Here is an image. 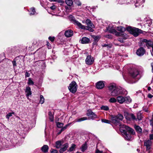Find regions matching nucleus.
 Segmentation results:
<instances>
[{"instance_id": "nucleus-1", "label": "nucleus", "mask_w": 153, "mask_h": 153, "mask_svg": "<svg viewBox=\"0 0 153 153\" xmlns=\"http://www.w3.org/2000/svg\"><path fill=\"white\" fill-rule=\"evenodd\" d=\"M121 131L123 132L124 137L126 139L129 140L131 138V134H134L135 132L134 130L125 125H123L120 128Z\"/></svg>"}, {"instance_id": "nucleus-2", "label": "nucleus", "mask_w": 153, "mask_h": 153, "mask_svg": "<svg viewBox=\"0 0 153 153\" xmlns=\"http://www.w3.org/2000/svg\"><path fill=\"white\" fill-rule=\"evenodd\" d=\"M70 18L71 20L73 22V23L75 25H77L79 28L82 29H86L90 32H92L94 31V30L92 28L94 27H92L90 26H86L82 25L80 22L76 20L75 18L72 16H71Z\"/></svg>"}, {"instance_id": "nucleus-3", "label": "nucleus", "mask_w": 153, "mask_h": 153, "mask_svg": "<svg viewBox=\"0 0 153 153\" xmlns=\"http://www.w3.org/2000/svg\"><path fill=\"white\" fill-rule=\"evenodd\" d=\"M123 117L121 114H118L116 115H111V122L116 126H121L120 121L123 119Z\"/></svg>"}, {"instance_id": "nucleus-4", "label": "nucleus", "mask_w": 153, "mask_h": 153, "mask_svg": "<svg viewBox=\"0 0 153 153\" xmlns=\"http://www.w3.org/2000/svg\"><path fill=\"white\" fill-rule=\"evenodd\" d=\"M126 30L135 36H137L140 33H142L143 31L138 28L131 26L127 27Z\"/></svg>"}, {"instance_id": "nucleus-5", "label": "nucleus", "mask_w": 153, "mask_h": 153, "mask_svg": "<svg viewBox=\"0 0 153 153\" xmlns=\"http://www.w3.org/2000/svg\"><path fill=\"white\" fill-rule=\"evenodd\" d=\"M77 85L75 82L73 81L70 84L68 87L70 91L72 93H75L77 91Z\"/></svg>"}, {"instance_id": "nucleus-6", "label": "nucleus", "mask_w": 153, "mask_h": 153, "mask_svg": "<svg viewBox=\"0 0 153 153\" xmlns=\"http://www.w3.org/2000/svg\"><path fill=\"white\" fill-rule=\"evenodd\" d=\"M122 89L120 87H117L114 90L112 91L111 93V96L113 97H115L121 94Z\"/></svg>"}, {"instance_id": "nucleus-7", "label": "nucleus", "mask_w": 153, "mask_h": 153, "mask_svg": "<svg viewBox=\"0 0 153 153\" xmlns=\"http://www.w3.org/2000/svg\"><path fill=\"white\" fill-rule=\"evenodd\" d=\"M106 30L109 32L114 34L116 36H120L122 34L121 33L117 32L113 27H111L110 26H109L108 27L106 28Z\"/></svg>"}, {"instance_id": "nucleus-8", "label": "nucleus", "mask_w": 153, "mask_h": 153, "mask_svg": "<svg viewBox=\"0 0 153 153\" xmlns=\"http://www.w3.org/2000/svg\"><path fill=\"white\" fill-rule=\"evenodd\" d=\"M124 116L127 120L130 121L131 120H135L136 119L135 116L132 113H129L127 112H124Z\"/></svg>"}, {"instance_id": "nucleus-9", "label": "nucleus", "mask_w": 153, "mask_h": 153, "mask_svg": "<svg viewBox=\"0 0 153 153\" xmlns=\"http://www.w3.org/2000/svg\"><path fill=\"white\" fill-rule=\"evenodd\" d=\"M142 43L145 45L148 48L152 47L153 45V42L150 40H148L146 39H143L142 40Z\"/></svg>"}, {"instance_id": "nucleus-10", "label": "nucleus", "mask_w": 153, "mask_h": 153, "mask_svg": "<svg viewBox=\"0 0 153 153\" xmlns=\"http://www.w3.org/2000/svg\"><path fill=\"white\" fill-rule=\"evenodd\" d=\"M87 115L89 117V119L93 120L97 118V116L91 110H88L87 113Z\"/></svg>"}, {"instance_id": "nucleus-11", "label": "nucleus", "mask_w": 153, "mask_h": 153, "mask_svg": "<svg viewBox=\"0 0 153 153\" xmlns=\"http://www.w3.org/2000/svg\"><path fill=\"white\" fill-rule=\"evenodd\" d=\"M94 61V58L90 55H88L85 59L86 64L88 65H92Z\"/></svg>"}, {"instance_id": "nucleus-12", "label": "nucleus", "mask_w": 153, "mask_h": 153, "mask_svg": "<svg viewBox=\"0 0 153 153\" xmlns=\"http://www.w3.org/2000/svg\"><path fill=\"white\" fill-rule=\"evenodd\" d=\"M104 81H100L96 83V87L98 89H102L105 86Z\"/></svg>"}, {"instance_id": "nucleus-13", "label": "nucleus", "mask_w": 153, "mask_h": 153, "mask_svg": "<svg viewBox=\"0 0 153 153\" xmlns=\"http://www.w3.org/2000/svg\"><path fill=\"white\" fill-rule=\"evenodd\" d=\"M145 52V50L143 48L141 47L137 50L136 53L138 56H141L143 55Z\"/></svg>"}, {"instance_id": "nucleus-14", "label": "nucleus", "mask_w": 153, "mask_h": 153, "mask_svg": "<svg viewBox=\"0 0 153 153\" xmlns=\"http://www.w3.org/2000/svg\"><path fill=\"white\" fill-rule=\"evenodd\" d=\"M151 144L152 141L150 140H145L144 142V145L146 147L147 150L150 149Z\"/></svg>"}, {"instance_id": "nucleus-15", "label": "nucleus", "mask_w": 153, "mask_h": 153, "mask_svg": "<svg viewBox=\"0 0 153 153\" xmlns=\"http://www.w3.org/2000/svg\"><path fill=\"white\" fill-rule=\"evenodd\" d=\"M131 75L133 78L136 77L139 74V72L137 69L133 70L130 73Z\"/></svg>"}, {"instance_id": "nucleus-16", "label": "nucleus", "mask_w": 153, "mask_h": 153, "mask_svg": "<svg viewBox=\"0 0 153 153\" xmlns=\"http://www.w3.org/2000/svg\"><path fill=\"white\" fill-rule=\"evenodd\" d=\"M117 99V102L120 104H123L125 102L124 97L122 96H118Z\"/></svg>"}, {"instance_id": "nucleus-17", "label": "nucleus", "mask_w": 153, "mask_h": 153, "mask_svg": "<svg viewBox=\"0 0 153 153\" xmlns=\"http://www.w3.org/2000/svg\"><path fill=\"white\" fill-rule=\"evenodd\" d=\"M73 34V31L71 30H66L65 33V36L68 37H69L72 36Z\"/></svg>"}, {"instance_id": "nucleus-18", "label": "nucleus", "mask_w": 153, "mask_h": 153, "mask_svg": "<svg viewBox=\"0 0 153 153\" xmlns=\"http://www.w3.org/2000/svg\"><path fill=\"white\" fill-rule=\"evenodd\" d=\"M68 146V144L67 143H66L63 145L62 147L59 150V152L60 153H62L65 151Z\"/></svg>"}, {"instance_id": "nucleus-19", "label": "nucleus", "mask_w": 153, "mask_h": 153, "mask_svg": "<svg viewBox=\"0 0 153 153\" xmlns=\"http://www.w3.org/2000/svg\"><path fill=\"white\" fill-rule=\"evenodd\" d=\"M90 41V39L85 37H82L81 40V43L83 44L88 43Z\"/></svg>"}, {"instance_id": "nucleus-20", "label": "nucleus", "mask_w": 153, "mask_h": 153, "mask_svg": "<svg viewBox=\"0 0 153 153\" xmlns=\"http://www.w3.org/2000/svg\"><path fill=\"white\" fill-rule=\"evenodd\" d=\"M108 88L109 90L111 91H112L114 90L117 87L116 86L115 84H111L108 86Z\"/></svg>"}, {"instance_id": "nucleus-21", "label": "nucleus", "mask_w": 153, "mask_h": 153, "mask_svg": "<svg viewBox=\"0 0 153 153\" xmlns=\"http://www.w3.org/2000/svg\"><path fill=\"white\" fill-rule=\"evenodd\" d=\"M25 92L26 93V95L27 97H28L29 96L31 95V89L30 87H26Z\"/></svg>"}, {"instance_id": "nucleus-22", "label": "nucleus", "mask_w": 153, "mask_h": 153, "mask_svg": "<svg viewBox=\"0 0 153 153\" xmlns=\"http://www.w3.org/2000/svg\"><path fill=\"white\" fill-rule=\"evenodd\" d=\"M49 149V147L47 145H44L41 148V150L42 152L45 153H46L48 152Z\"/></svg>"}, {"instance_id": "nucleus-23", "label": "nucleus", "mask_w": 153, "mask_h": 153, "mask_svg": "<svg viewBox=\"0 0 153 153\" xmlns=\"http://www.w3.org/2000/svg\"><path fill=\"white\" fill-rule=\"evenodd\" d=\"M63 143V142L62 141H58L56 142V147L57 149L60 148L62 144Z\"/></svg>"}, {"instance_id": "nucleus-24", "label": "nucleus", "mask_w": 153, "mask_h": 153, "mask_svg": "<svg viewBox=\"0 0 153 153\" xmlns=\"http://www.w3.org/2000/svg\"><path fill=\"white\" fill-rule=\"evenodd\" d=\"M85 22L88 26H90L92 27H94V25L91 22V21L89 19L86 20Z\"/></svg>"}, {"instance_id": "nucleus-25", "label": "nucleus", "mask_w": 153, "mask_h": 153, "mask_svg": "<svg viewBox=\"0 0 153 153\" xmlns=\"http://www.w3.org/2000/svg\"><path fill=\"white\" fill-rule=\"evenodd\" d=\"M134 128L136 131L138 133H141L142 132V129L140 126H135Z\"/></svg>"}, {"instance_id": "nucleus-26", "label": "nucleus", "mask_w": 153, "mask_h": 153, "mask_svg": "<svg viewBox=\"0 0 153 153\" xmlns=\"http://www.w3.org/2000/svg\"><path fill=\"white\" fill-rule=\"evenodd\" d=\"M87 148V144L86 142L83 144L81 147L80 149L82 152H84Z\"/></svg>"}, {"instance_id": "nucleus-27", "label": "nucleus", "mask_w": 153, "mask_h": 153, "mask_svg": "<svg viewBox=\"0 0 153 153\" xmlns=\"http://www.w3.org/2000/svg\"><path fill=\"white\" fill-rule=\"evenodd\" d=\"M30 16L36 14L35 11V9L34 7H32L30 9Z\"/></svg>"}, {"instance_id": "nucleus-28", "label": "nucleus", "mask_w": 153, "mask_h": 153, "mask_svg": "<svg viewBox=\"0 0 153 153\" xmlns=\"http://www.w3.org/2000/svg\"><path fill=\"white\" fill-rule=\"evenodd\" d=\"M125 102L127 103H129L131 101V99L129 96H126L124 97Z\"/></svg>"}, {"instance_id": "nucleus-29", "label": "nucleus", "mask_w": 153, "mask_h": 153, "mask_svg": "<svg viewBox=\"0 0 153 153\" xmlns=\"http://www.w3.org/2000/svg\"><path fill=\"white\" fill-rule=\"evenodd\" d=\"M87 120V117H83L79 119H77L75 120L74 121L76 122H79Z\"/></svg>"}, {"instance_id": "nucleus-30", "label": "nucleus", "mask_w": 153, "mask_h": 153, "mask_svg": "<svg viewBox=\"0 0 153 153\" xmlns=\"http://www.w3.org/2000/svg\"><path fill=\"white\" fill-rule=\"evenodd\" d=\"M48 115L49 119L51 121L53 122V116L52 112L51 111H49L48 113Z\"/></svg>"}, {"instance_id": "nucleus-31", "label": "nucleus", "mask_w": 153, "mask_h": 153, "mask_svg": "<svg viewBox=\"0 0 153 153\" xmlns=\"http://www.w3.org/2000/svg\"><path fill=\"white\" fill-rule=\"evenodd\" d=\"M116 28L118 30L120 31L121 32H123L125 30V28L122 26L117 27Z\"/></svg>"}, {"instance_id": "nucleus-32", "label": "nucleus", "mask_w": 153, "mask_h": 153, "mask_svg": "<svg viewBox=\"0 0 153 153\" xmlns=\"http://www.w3.org/2000/svg\"><path fill=\"white\" fill-rule=\"evenodd\" d=\"M73 0H66V4L69 6H71L73 4Z\"/></svg>"}, {"instance_id": "nucleus-33", "label": "nucleus", "mask_w": 153, "mask_h": 153, "mask_svg": "<svg viewBox=\"0 0 153 153\" xmlns=\"http://www.w3.org/2000/svg\"><path fill=\"white\" fill-rule=\"evenodd\" d=\"M76 147V145L75 144H72L71 146L68 150L69 151L71 152L73 151L75 148Z\"/></svg>"}, {"instance_id": "nucleus-34", "label": "nucleus", "mask_w": 153, "mask_h": 153, "mask_svg": "<svg viewBox=\"0 0 153 153\" xmlns=\"http://www.w3.org/2000/svg\"><path fill=\"white\" fill-rule=\"evenodd\" d=\"M70 124H71V123H69V124H67L64 127H62L61 128L59 133H60L62 131H64L65 129H66L67 128V127L68 126L70 125Z\"/></svg>"}, {"instance_id": "nucleus-35", "label": "nucleus", "mask_w": 153, "mask_h": 153, "mask_svg": "<svg viewBox=\"0 0 153 153\" xmlns=\"http://www.w3.org/2000/svg\"><path fill=\"white\" fill-rule=\"evenodd\" d=\"M142 114L140 112L137 113V119L138 120H140L142 119Z\"/></svg>"}, {"instance_id": "nucleus-36", "label": "nucleus", "mask_w": 153, "mask_h": 153, "mask_svg": "<svg viewBox=\"0 0 153 153\" xmlns=\"http://www.w3.org/2000/svg\"><path fill=\"white\" fill-rule=\"evenodd\" d=\"M34 82L31 78H29L28 79L27 84L29 85H32L34 84Z\"/></svg>"}, {"instance_id": "nucleus-37", "label": "nucleus", "mask_w": 153, "mask_h": 153, "mask_svg": "<svg viewBox=\"0 0 153 153\" xmlns=\"http://www.w3.org/2000/svg\"><path fill=\"white\" fill-rule=\"evenodd\" d=\"M100 108L101 110L105 111H108L109 110V108L107 106L102 105L100 107Z\"/></svg>"}, {"instance_id": "nucleus-38", "label": "nucleus", "mask_w": 153, "mask_h": 153, "mask_svg": "<svg viewBox=\"0 0 153 153\" xmlns=\"http://www.w3.org/2000/svg\"><path fill=\"white\" fill-rule=\"evenodd\" d=\"M14 114L15 113L14 112L9 113L6 115V118L8 120L9 119L10 117L12 116V114Z\"/></svg>"}, {"instance_id": "nucleus-39", "label": "nucleus", "mask_w": 153, "mask_h": 153, "mask_svg": "<svg viewBox=\"0 0 153 153\" xmlns=\"http://www.w3.org/2000/svg\"><path fill=\"white\" fill-rule=\"evenodd\" d=\"M49 1L51 2H57L59 3H61V4H63L64 3V1L62 0H49Z\"/></svg>"}, {"instance_id": "nucleus-40", "label": "nucleus", "mask_w": 153, "mask_h": 153, "mask_svg": "<svg viewBox=\"0 0 153 153\" xmlns=\"http://www.w3.org/2000/svg\"><path fill=\"white\" fill-rule=\"evenodd\" d=\"M109 101L110 102L115 103L117 102V99L114 98H111L109 99Z\"/></svg>"}, {"instance_id": "nucleus-41", "label": "nucleus", "mask_w": 153, "mask_h": 153, "mask_svg": "<svg viewBox=\"0 0 153 153\" xmlns=\"http://www.w3.org/2000/svg\"><path fill=\"white\" fill-rule=\"evenodd\" d=\"M146 23L149 25H151L152 23V20L150 18L147 19L146 20Z\"/></svg>"}, {"instance_id": "nucleus-42", "label": "nucleus", "mask_w": 153, "mask_h": 153, "mask_svg": "<svg viewBox=\"0 0 153 153\" xmlns=\"http://www.w3.org/2000/svg\"><path fill=\"white\" fill-rule=\"evenodd\" d=\"M64 124L60 122H57L56 123V125L57 127L59 128H62Z\"/></svg>"}, {"instance_id": "nucleus-43", "label": "nucleus", "mask_w": 153, "mask_h": 153, "mask_svg": "<svg viewBox=\"0 0 153 153\" xmlns=\"http://www.w3.org/2000/svg\"><path fill=\"white\" fill-rule=\"evenodd\" d=\"M44 98L43 97V96L42 95H41L40 96V102L41 104H43L44 101Z\"/></svg>"}, {"instance_id": "nucleus-44", "label": "nucleus", "mask_w": 153, "mask_h": 153, "mask_svg": "<svg viewBox=\"0 0 153 153\" xmlns=\"http://www.w3.org/2000/svg\"><path fill=\"white\" fill-rule=\"evenodd\" d=\"M102 122L107 123H110L111 122V120H109L106 119H103L102 120Z\"/></svg>"}, {"instance_id": "nucleus-45", "label": "nucleus", "mask_w": 153, "mask_h": 153, "mask_svg": "<svg viewBox=\"0 0 153 153\" xmlns=\"http://www.w3.org/2000/svg\"><path fill=\"white\" fill-rule=\"evenodd\" d=\"M102 46L103 47H107L108 49H109L111 47V45L104 44L103 45H102Z\"/></svg>"}, {"instance_id": "nucleus-46", "label": "nucleus", "mask_w": 153, "mask_h": 153, "mask_svg": "<svg viewBox=\"0 0 153 153\" xmlns=\"http://www.w3.org/2000/svg\"><path fill=\"white\" fill-rule=\"evenodd\" d=\"M75 3L78 6H80L81 5V2L79 0L76 1Z\"/></svg>"}, {"instance_id": "nucleus-47", "label": "nucleus", "mask_w": 153, "mask_h": 153, "mask_svg": "<svg viewBox=\"0 0 153 153\" xmlns=\"http://www.w3.org/2000/svg\"><path fill=\"white\" fill-rule=\"evenodd\" d=\"M105 37L109 39H111L112 38V36L111 35H105Z\"/></svg>"}, {"instance_id": "nucleus-48", "label": "nucleus", "mask_w": 153, "mask_h": 153, "mask_svg": "<svg viewBox=\"0 0 153 153\" xmlns=\"http://www.w3.org/2000/svg\"><path fill=\"white\" fill-rule=\"evenodd\" d=\"M48 39L50 40L51 42H53L54 41L55 39V37H51L49 36L48 38Z\"/></svg>"}, {"instance_id": "nucleus-49", "label": "nucleus", "mask_w": 153, "mask_h": 153, "mask_svg": "<svg viewBox=\"0 0 153 153\" xmlns=\"http://www.w3.org/2000/svg\"><path fill=\"white\" fill-rule=\"evenodd\" d=\"M94 39V40L95 41H97L99 39V37L98 36H95Z\"/></svg>"}, {"instance_id": "nucleus-50", "label": "nucleus", "mask_w": 153, "mask_h": 153, "mask_svg": "<svg viewBox=\"0 0 153 153\" xmlns=\"http://www.w3.org/2000/svg\"><path fill=\"white\" fill-rule=\"evenodd\" d=\"M12 63L14 68L16 66V63L15 61H13L12 62Z\"/></svg>"}, {"instance_id": "nucleus-51", "label": "nucleus", "mask_w": 153, "mask_h": 153, "mask_svg": "<svg viewBox=\"0 0 153 153\" xmlns=\"http://www.w3.org/2000/svg\"><path fill=\"white\" fill-rule=\"evenodd\" d=\"M143 109L146 112H148V108L146 107H143Z\"/></svg>"}, {"instance_id": "nucleus-52", "label": "nucleus", "mask_w": 153, "mask_h": 153, "mask_svg": "<svg viewBox=\"0 0 153 153\" xmlns=\"http://www.w3.org/2000/svg\"><path fill=\"white\" fill-rule=\"evenodd\" d=\"M30 76L29 73L26 72L25 73V77H29Z\"/></svg>"}, {"instance_id": "nucleus-53", "label": "nucleus", "mask_w": 153, "mask_h": 153, "mask_svg": "<svg viewBox=\"0 0 153 153\" xmlns=\"http://www.w3.org/2000/svg\"><path fill=\"white\" fill-rule=\"evenodd\" d=\"M151 125L152 126V128L151 131L152 133H153V119L151 121Z\"/></svg>"}, {"instance_id": "nucleus-54", "label": "nucleus", "mask_w": 153, "mask_h": 153, "mask_svg": "<svg viewBox=\"0 0 153 153\" xmlns=\"http://www.w3.org/2000/svg\"><path fill=\"white\" fill-rule=\"evenodd\" d=\"M150 140H153V134H151L149 136Z\"/></svg>"}, {"instance_id": "nucleus-55", "label": "nucleus", "mask_w": 153, "mask_h": 153, "mask_svg": "<svg viewBox=\"0 0 153 153\" xmlns=\"http://www.w3.org/2000/svg\"><path fill=\"white\" fill-rule=\"evenodd\" d=\"M56 6L54 5L51 6L50 7V8L52 10H55L56 9Z\"/></svg>"}, {"instance_id": "nucleus-56", "label": "nucleus", "mask_w": 153, "mask_h": 153, "mask_svg": "<svg viewBox=\"0 0 153 153\" xmlns=\"http://www.w3.org/2000/svg\"><path fill=\"white\" fill-rule=\"evenodd\" d=\"M51 153H57V151L56 150H53Z\"/></svg>"}, {"instance_id": "nucleus-57", "label": "nucleus", "mask_w": 153, "mask_h": 153, "mask_svg": "<svg viewBox=\"0 0 153 153\" xmlns=\"http://www.w3.org/2000/svg\"><path fill=\"white\" fill-rule=\"evenodd\" d=\"M96 153H103L102 151H100L98 149H97L96 152Z\"/></svg>"}, {"instance_id": "nucleus-58", "label": "nucleus", "mask_w": 153, "mask_h": 153, "mask_svg": "<svg viewBox=\"0 0 153 153\" xmlns=\"http://www.w3.org/2000/svg\"><path fill=\"white\" fill-rule=\"evenodd\" d=\"M148 97L149 98H151L153 97V95H152L151 94H149Z\"/></svg>"}, {"instance_id": "nucleus-59", "label": "nucleus", "mask_w": 153, "mask_h": 153, "mask_svg": "<svg viewBox=\"0 0 153 153\" xmlns=\"http://www.w3.org/2000/svg\"><path fill=\"white\" fill-rule=\"evenodd\" d=\"M139 3H140L139 2V1H137L136 3H135V5H135L136 7H138V5H137L136 4H138Z\"/></svg>"}, {"instance_id": "nucleus-60", "label": "nucleus", "mask_w": 153, "mask_h": 153, "mask_svg": "<svg viewBox=\"0 0 153 153\" xmlns=\"http://www.w3.org/2000/svg\"><path fill=\"white\" fill-rule=\"evenodd\" d=\"M151 89V88L150 87H148V90L149 91H150Z\"/></svg>"}, {"instance_id": "nucleus-61", "label": "nucleus", "mask_w": 153, "mask_h": 153, "mask_svg": "<svg viewBox=\"0 0 153 153\" xmlns=\"http://www.w3.org/2000/svg\"><path fill=\"white\" fill-rule=\"evenodd\" d=\"M151 66L152 67V73H153V65H152V64Z\"/></svg>"}, {"instance_id": "nucleus-62", "label": "nucleus", "mask_w": 153, "mask_h": 153, "mask_svg": "<svg viewBox=\"0 0 153 153\" xmlns=\"http://www.w3.org/2000/svg\"><path fill=\"white\" fill-rule=\"evenodd\" d=\"M145 0H142V1H143V3H144L145 2Z\"/></svg>"}, {"instance_id": "nucleus-63", "label": "nucleus", "mask_w": 153, "mask_h": 153, "mask_svg": "<svg viewBox=\"0 0 153 153\" xmlns=\"http://www.w3.org/2000/svg\"><path fill=\"white\" fill-rule=\"evenodd\" d=\"M137 151H138V152L139 151V150L138 149H137Z\"/></svg>"}, {"instance_id": "nucleus-64", "label": "nucleus", "mask_w": 153, "mask_h": 153, "mask_svg": "<svg viewBox=\"0 0 153 153\" xmlns=\"http://www.w3.org/2000/svg\"><path fill=\"white\" fill-rule=\"evenodd\" d=\"M82 23H84V21H82Z\"/></svg>"}]
</instances>
